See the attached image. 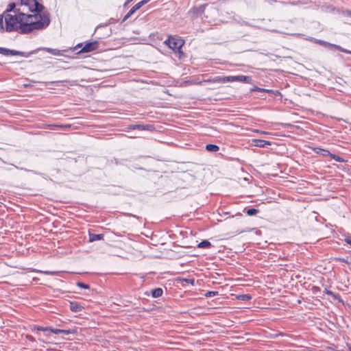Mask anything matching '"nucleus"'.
I'll return each mask as SVG.
<instances>
[{
    "label": "nucleus",
    "instance_id": "obj_1",
    "mask_svg": "<svg viewBox=\"0 0 351 351\" xmlns=\"http://www.w3.org/2000/svg\"><path fill=\"white\" fill-rule=\"evenodd\" d=\"M5 22L8 32L20 29L22 33H28L46 28L50 23V19L47 14H27L18 12L14 15L5 14Z\"/></svg>",
    "mask_w": 351,
    "mask_h": 351
},
{
    "label": "nucleus",
    "instance_id": "obj_2",
    "mask_svg": "<svg viewBox=\"0 0 351 351\" xmlns=\"http://www.w3.org/2000/svg\"><path fill=\"white\" fill-rule=\"evenodd\" d=\"M44 7L36 0H21V8L17 10L19 12H25L27 14H49L43 12Z\"/></svg>",
    "mask_w": 351,
    "mask_h": 351
},
{
    "label": "nucleus",
    "instance_id": "obj_3",
    "mask_svg": "<svg viewBox=\"0 0 351 351\" xmlns=\"http://www.w3.org/2000/svg\"><path fill=\"white\" fill-rule=\"evenodd\" d=\"M205 82H210L213 84H224L227 82H245L247 84L251 83L252 78L246 75H237V76H217L212 80H205Z\"/></svg>",
    "mask_w": 351,
    "mask_h": 351
},
{
    "label": "nucleus",
    "instance_id": "obj_4",
    "mask_svg": "<svg viewBox=\"0 0 351 351\" xmlns=\"http://www.w3.org/2000/svg\"><path fill=\"white\" fill-rule=\"evenodd\" d=\"M165 43L169 46L175 52H180L181 48L184 45V40L180 38H177L173 36L169 37L167 40L165 41Z\"/></svg>",
    "mask_w": 351,
    "mask_h": 351
},
{
    "label": "nucleus",
    "instance_id": "obj_5",
    "mask_svg": "<svg viewBox=\"0 0 351 351\" xmlns=\"http://www.w3.org/2000/svg\"><path fill=\"white\" fill-rule=\"evenodd\" d=\"M0 53L4 56H21L27 57L25 52L0 47Z\"/></svg>",
    "mask_w": 351,
    "mask_h": 351
},
{
    "label": "nucleus",
    "instance_id": "obj_6",
    "mask_svg": "<svg viewBox=\"0 0 351 351\" xmlns=\"http://www.w3.org/2000/svg\"><path fill=\"white\" fill-rule=\"evenodd\" d=\"M99 44L97 42H91L86 43L82 48V51L86 53L95 50L98 48Z\"/></svg>",
    "mask_w": 351,
    "mask_h": 351
},
{
    "label": "nucleus",
    "instance_id": "obj_7",
    "mask_svg": "<svg viewBox=\"0 0 351 351\" xmlns=\"http://www.w3.org/2000/svg\"><path fill=\"white\" fill-rule=\"evenodd\" d=\"M252 142L254 146L258 147H265L266 145H271V142L260 139H253Z\"/></svg>",
    "mask_w": 351,
    "mask_h": 351
},
{
    "label": "nucleus",
    "instance_id": "obj_8",
    "mask_svg": "<svg viewBox=\"0 0 351 351\" xmlns=\"http://www.w3.org/2000/svg\"><path fill=\"white\" fill-rule=\"evenodd\" d=\"M316 43H319V44H320L322 45H324L325 47H329V46L334 47L339 49L340 51L346 52V53H351L349 51L343 49L340 46L335 45H332V44H330V43H328L327 42H325L324 40H317Z\"/></svg>",
    "mask_w": 351,
    "mask_h": 351
},
{
    "label": "nucleus",
    "instance_id": "obj_9",
    "mask_svg": "<svg viewBox=\"0 0 351 351\" xmlns=\"http://www.w3.org/2000/svg\"><path fill=\"white\" fill-rule=\"evenodd\" d=\"M142 6L139 4V3H136L134 6H133L131 10L128 12V13L125 16L124 21L128 19L132 14H133L137 10H138Z\"/></svg>",
    "mask_w": 351,
    "mask_h": 351
},
{
    "label": "nucleus",
    "instance_id": "obj_10",
    "mask_svg": "<svg viewBox=\"0 0 351 351\" xmlns=\"http://www.w3.org/2000/svg\"><path fill=\"white\" fill-rule=\"evenodd\" d=\"M314 151H315V153H317L318 154H320V155H322L324 156H332V154L329 151H328L326 149H321V148H319V147L315 148Z\"/></svg>",
    "mask_w": 351,
    "mask_h": 351
},
{
    "label": "nucleus",
    "instance_id": "obj_11",
    "mask_svg": "<svg viewBox=\"0 0 351 351\" xmlns=\"http://www.w3.org/2000/svg\"><path fill=\"white\" fill-rule=\"evenodd\" d=\"M44 50L54 55V56H61L62 54L61 51H60L58 49H56L44 48Z\"/></svg>",
    "mask_w": 351,
    "mask_h": 351
},
{
    "label": "nucleus",
    "instance_id": "obj_12",
    "mask_svg": "<svg viewBox=\"0 0 351 351\" xmlns=\"http://www.w3.org/2000/svg\"><path fill=\"white\" fill-rule=\"evenodd\" d=\"M103 237L104 236L101 234H90L89 235V241H90V242H93V241H95L97 240H100L103 238Z\"/></svg>",
    "mask_w": 351,
    "mask_h": 351
},
{
    "label": "nucleus",
    "instance_id": "obj_13",
    "mask_svg": "<svg viewBox=\"0 0 351 351\" xmlns=\"http://www.w3.org/2000/svg\"><path fill=\"white\" fill-rule=\"evenodd\" d=\"M206 149L207 151L211 152H216L219 149V148L217 145H213V144L206 145Z\"/></svg>",
    "mask_w": 351,
    "mask_h": 351
},
{
    "label": "nucleus",
    "instance_id": "obj_14",
    "mask_svg": "<svg viewBox=\"0 0 351 351\" xmlns=\"http://www.w3.org/2000/svg\"><path fill=\"white\" fill-rule=\"evenodd\" d=\"M206 7V5H201L199 8H193L192 12L195 14H200L204 12Z\"/></svg>",
    "mask_w": 351,
    "mask_h": 351
},
{
    "label": "nucleus",
    "instance_id": "obj_15",
    "mask_svg": "<svg viewBox=\"0 0 351 351\" xmlns=\"http://www.w3.org/2000/svg\"><path fill=\"white\" fill-rule=\"evenodd\" d=\"M132 128L133 129H139V130H151L152 128V125H133L132 126Z\"/></svg>",
    "mask_w": 351,
    "mask_h": 351
},
{
    "label": "nucleus",
    "instance_id": "obj_16",
    "mask_svg": "<svg viewBox=\"0 0 351 351\" xmlns=\"http://www.w3.org/2000/svg\"><path fill=\"white\" fill-rule=\"evenodd\" d=\"M162 294V289L160 288H157L153 290L152 296L154 298H158L161 296Z\"/></svg>",
    "mask_w": 351,
    "mask_h": 351
},
{
    "label": "nucleus",
    "instance_id": "obj_17",
    "mask_svg": "<svg viewBox=\"0 0 351 351\" xmlns=\"http://www.w3.org/2000/svg\"><path fill=\"white\" fill-rule=\"evenodd\" d=\"M210 245H211V243L208 241L204 240V241L200 242L197 245V247L199 248H205V247H208Z\"/></svg>",
    "mask_w": 351,
    "mask_h": 351
},
{
    "label": "nucleus",
    "instance_id": "obj_18",
    "mask_svg": "<svg viewBox=\"0 0 351 351\" xmlns=\"http://www.w3.org/2000/svg\"><path fill=\"white\" fill-rule=\"evenodd\" d=\"M258 212V210L255 208H251V209H248L247 210V214L250 216H252V215H254L255 214H256Z\"/></svg>",
    "mask_w": 351,
    "mask_h": 351
},
{
    "label": "nucleus",
    "instance_id": "obj_19",
    "mask_svg": "<svg viewBox=\"0 0 351 351\" xmlns=\"http://www.w3.org/2000/svg\"><path fill=\"white\" fill-rule=\"evenodd\" d=\"M35 328L38 330H41V331H49V327H42V326H35Z\"/></svg>",
    "mask_w": 351,
    "mask_h": 351
},
{
    "label": "nucleus",
    "instance_id": "obj_20",
    "mask_svg": "<svg viewBox=\"0 0 351 351\" xmlns=\"http://www.w3.org/2000/svg\"><path fill=\"white\" fill-rule=\"evenodd\" d=\"M49 331L54 334H59L61 332V329H56V328L49 327Z\"/></svg>",
    "mask_w": 351,
    "mask_h": 351
},
{
    "label": "nucleus",
    "instance_id": "obj_21",
    "mask_svg": "<svg viewBox=\"0 0 351 351\" xmlns=\"http://www.w3.org/2000/svg\"><path fill=\"white\" fill-rule=\"evenodd\" d=\"M77 285L78 287H80L81 288H83V289H87L89 288V286L88 285L84 284L82 282H77Z\"/></svg>",
    "mask_w": 351,
    "mask_h": 351
},
{
    "label": "nucleus",
    "instance_id": "obj_22",
    "mask_svg": "<svg viewBox=\"0 0 351 351\" xmlns=\"http://www.w3.org/2000/svg\"><path fill=\"white\" fill-rule=\"evenodd\" d=\"M14 7H15V4L14 3H10V4L8 5L6 11L7 12H11V11H12L14 10Z\"/></svg>",
    "mask_w": 351,
    "mask_h": 351
},
{
    "label": "nucleus",
    "instance_id": "obj_23",
    "mask_svg": "<svg viewBox=\"0 0 351 351\" xmlns=\"http://www.w3.org/2000/svg\"><path fill=\"white\" fill-rule=\"evenodd\" d=\"M330 156L332 157L333 159H335L337 162H342L343 161L342 158L341 157L332 154V156Z\"/></svg>",
    "mask_w": 351,
    "mask_h": 351
},
{
    "label": "nucleus",
    "instance_id": "obj_24",
    "mask_svg": "<svg viewBox=\"0 0 351 351\" xmlns=\"http://www.w3.org/2000/svg\"><path fill=\"white\" fill-rule=\"evenodd\" d=\"M60 333L64 334V335H69L73 333V331L71 330H61Z\"/></svg>",
    "mask_w": 351,
    "mask_h": 351
},
{
    "label": "nucleus",
    "instance_id": "obj_25",
    "mask_svg": "<svg viewBox=\"0 0 351 351\" xmlns=\"http://www.w3.org/2000/svg\"><path fill=\"white\" fill-rule=\"evenodd\" d=\"M252 90H258V91H261V92H269V90H266V89L258 88V87L254 88V89H252Z\"/></svg>",
    "mask_w": 351,
    "mask_h": 351
},
{
    "label": "nucleus",
    "instance_id": "obj_26",
    "mask_svg": "<svg viewBox=\"0 0 351 351\" xmlns=\"http://www.w3.org/2000/svg\"><path fill=\"white\" fill-rule=\"evenodd\" d=\"M345 242L351 245V236H347L344 239Z\"/></svg>",
    "mask_w": 351,
    "mask_h": 351
},
{
    "label": "nucleus",
    "instance_id": "obj_27",
    "mask_svg": "<svg viewBox=\"0 0 351 351\" xmlns=\"http://www.w3.org/2000/svg\"><path fill=\"white\" fill-rule=\"evenodd\" d=\"M149 1H150V0H143V1H140V2H138V3H139V4H140L141 6H143V5H144L145 4L147 3Z\"/></svg>",
    "mask_w": 351,
    "mask_h": 351
},
{
    "label": "nucleus",
    "instance_id": "obj_28",
    "mask_svg": "<svg viewBox=\"0 0 351 351\" xmlns=\"http://www.w3.org/2000/svg\"><path fill=\"white\" fill-rule=\"evenodd\" d=\"M215 295V292H213V291H209L208 292L206 295V296H208V297H210V296H213Z\"/></svg>",
    "mask_w": 351,
    "mask_h": 351
},
{
    "label": "nucleus",
    "instance_id": "obj_29",
    "mask_svg": "<svg viewBox=\"0 0 351 351\" xmlns=\"http://www.w3.org/2000/svg\"><path fill=\"white\" fill-rule=\"evenodd\" d=\"M184 281L191 283V285L194 284V280L193 279H184Z\"/></svg>",
    "mask_w": 351,
    "mask_h": 351
},
{
    "label": "nucleus",
    "instance_id": "obj_30",
    "mask_svg": "<svg viewBox=\"0 0 351 351\" xmlns=\"http://www.w3.org/2000/svg\"><path fill=\"white\" fill-rule=\"evenodd\" d=\"M254 132L259 133V134H267V132H266L258 130H254Z\"/></svg>",
    "mask_w": 351,
    "mask_h": 351
},
{
    "label": "nucleus",
    "instance_id": "obj_31",
    "mask_svg": "<svg viewBox=\"0 0 351 351\" xmlns=\"http://www.w3.org/2000/svg\"><path fill=\"white\" fill-rule=\"evenodd\" d=\"M344 14H345L346 16H348L351 17V11L348 10V11H346V12H344Z\"/></svg>",
    "mask_w": 351,
    "mask_h": 351
},
{
    "label": "nucleus",
    "instance_id": "obj_32",
    "mask_svg": "<svg viewBox=\"0 0 351 351\" xmlns=\"http://www.w3.org/2000/svg\"><path fill=\"white\" fill-rule=\"evenodd\" d=\"M71 309H72L73 311H77V310H76L77 306H74V305H73V303H71Z\"/></svg>",
    "mask_w": 351,
    "mask_h": 351
},
{
    "label": "nucleus",
    "instance_id": "obj_33",
    "mask_svg": "<svg viewBox=\"0 0 351 351\" xmlns=\"http://www.w3.org/2000/svg\"><path fill=\"white\" fill-rule=\"evenodd\" d=\"M3 23V19L2 16H0V25L2 26Z\"/></svg>",
    "mask_w": 351,
    "mask_h": 351
},
{
    "label": "nucleus",
    "instance_id": "obj_34",
    "mask_svg": "<svg viewBox=\"0 0 351 351\" xmlns=\"http://www.w3.org/2000/svg\"><path fill=\"white\" fill-rule=\"evenodd\" d=\"M43 273L47 274H55V272H53V271H44Z\"/></svg>",
    "mask_w": 351,
    "mask_h": 351
},
{
    "label": "nucleus",
    "instance_id": "obj_35",
    "mask_svg": "<svg viewBox=\"0 0 351 351\" xmlns=\"http://www.w3.org/2000/svg\"><path fill=\"white\" fill-rule=\"evenodd\" d=\"M213 11L215 13V12H217V11H216L215 9H213Z\"/></svg>",
    "mask_w": 351,
    "mask_h": 351
},
{
    "label": "nucleus",
    "instance_id": "obj_36",
    "mask_svg": "<svg viewBox=\"0 0 351 351\" xmlns=\"http://www.w3.org/2000/svg\"><path fill=\"white\" fill-rule=\"evenodd\" d=\"M132 1V0H129L128 1L130 2V1Z\"/></svg>",
    "mask_w": 351,
    "mask_h": 351
}]
</instances>
